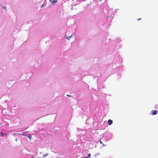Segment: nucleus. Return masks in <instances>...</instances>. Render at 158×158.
Returning <instances> with one entry per match:
<instances>
[{
  "label": "nucleus",
  "instance_id": "f257e3e1",
  "mask_svg": "<svg viewBox=\"0 0 158 158\" xmlns=\"http://www.w3.org/2000/svg\"><path fill=\"white\" fill-rule=\"evenodd\" d=\"M113 123V121L111 119H109L108 121V124L109 125H111Z\"/></svg>",
  "mask_w": 158,
  "mask_h": 158
},
{
  "label": "nucleus",
  "instance_id": "f03ea898",
  "mask_svg": "<svg viewBox=\"0 0 158 158\" xmlns=\"http://www.w3.org/2000/svg\"><path fill=\"white\" fill-rule=\"evenodd\" d=\"M152 114L153 115H156L157 113V111L156 110H152Z\"/></svg>",
  "mask_w": 158,
  "mask_h": 158
},
{
  "label": "nucleus",
  "instance_id": "7ed1b4c3",
  "mask_svg": "<svg viewBox=\"0 0 158 158\" xmlns=\"http://www.w3.org/2000/svg\"><path fill=\"white\" fill-rule=\"evenodd\" d=\"M57 2V1L56 0H53L52 2V4H55V3Z\"/></svg>",
  "mask_w": 158,
  "mask_h": 158
},
{
  "label": "nucleus",
  "instance_id": "20e7f679",
  "mask_svg": "<svg viewBox=\"0 0 158 158\" xmlns=\"http://www.w3.org/2000/svg\"><path fill=\"white\" fill-rule=\"evenodd\" d=\"M27 136L30 139V140H31V135L28 134Z\"/></svg>",
  "mask_w": 158,
  "mask_h": 158
},
{
  "label": "nucleus",
  "instance_id": "39448f33",
  "mask_svg": "<svg viewBox=\"0 0 158 158\" xmlns=\"http://www.w3.org/2000/svg\"><path fill=\"white\" fill-rule=\"evenodd\" d=\"M73 35V34H72L71 35H70V36H67V39H68V40H69L72 37V36Z\"/></svg>",
  "mask_w": 158,
  "mask_h": 158
},
{
  "label": "nucleus",
  "instance_id": "423d86ee",
  "mask_svg": "<svg viewBox=\"0 0 158 158\" xmlns=\"http://www.w3.org/2000/svg\"><path fill=\"white\" fill-rule=\"evenodd\" d=\"M156 109H158V105H155L154 107Z\"/></svg>",
  "mask_w": 158,
  "mask_h": 158
},
{
  "label": "nucleus",
  "instance_id": "0eeeda50",
  "mask_svg": "<svg viewBox=\"0 0 158 158\" xmlns=\"http://www.w3.org/2000/svg\"><path fill=\"white\" fill-rule=\"evenodd\" d=\"M90 155H91L90 153L89 154H88V156L87 157H86V158H88L90 156Z\"/></svg>",
  "mask_w": 158,
  "mask_h": 158
},
{
  "label": "nucleus",
  "instance_id": "6e6552de",
  "mask_svg": "<svg viewBox=\"0 0 158 158\" xmlns=\"http://www.w3.org/2000/svg\"><path fill=\"white\" fill-rule=\"evenodd\" d=\"M100 142L101 144H102L103 146H104V145L103 144L101 140H100Z\"/></svg>",
  "mask_w": 158,
  "mask_h": 158
},
{
  "label": "nucleus",
  "instance_id": "1a4fd4ad",
  "mask_svg": "<svg viewBox=\"0 0 158 158\" xmlns=\"http://www.w3.org/2000/svg\"><path fill=\"white\" fill-rule=\"evenodd\" d=\"M6 7H3V9H4L5 10H6Z\"/></svg>",
  "mask_w": 158,
  "mask_h": 158
},
{
  "label": "nucleus",
  "instance_id": "9d476101",
  "mask_svg": "<svg viewBox=\"0 0 158 158\" xmlns=\"http://www.w3.org/2000/svg\"><path fill=\"white\" fill-rule=\"evenodd\" d=\"M67 96L71 97V95H69V94L67 95Z\"/></svg>",
  "mask_w": 158,
  "mask_h": 158
},
{
  "label": "nucleus",
  "instance_id": "9b49d317",
  "mask_svg": "<svg viewBox=\"0 0 158 158\" xmlns=\"http://www.w3.org/2000/svg\"><path fill=\"white\" fill-rule=\"evenodd\" d=\"M141 19V18L139 19H138V20H140V19Z\"/></svg>",
  "mask_w": 158,
  "mask_h": 158
},
{
  "label": "nucleus",
  "instance_id": "f8f14e48",
  "mask_svg": "<svg viewBox=\"0 0 158 158\" xmlns=\"http://www.w3.org/2000/svg\"><path fill=\"white\" fill-rule=\"evenodd\" d=\"M31 158H34V157H31Z\"/></svg>",
  "mask_w": 158,
  "mask_h": 158
},
{
  "label": "nucleus",
  "instance_id": "ddd939ff",
  "mask_svg": "<svg viewBox=\"0 0 158 158\" xmlns=\"http://www.w3.org/2000/svg\"><path fill=\"white\" fill-rule=\"evenodd\" d=\"M102 0H99V1H101Z\"/></svg>",
  "mask_w": 158,
  "mask_h": 158
}]
</instances>
